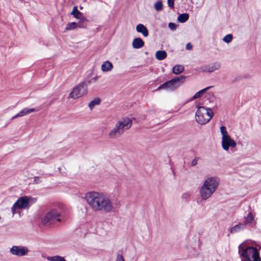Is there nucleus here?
<instances>
[{"label": "nucleus", "mask_w": 261, "mask_h": 261, "mask_svg": "<svg viewBox=\"0 0 261 261\" xmlns=\"http://www.w3.org/2000/svg\"><path fill=\"white\" fill-rule=\"evenodd\" d=\"M185 76L181 75L166 82L168 90L174 91L176 90L185 82Z\"/></svg>", "instance_id": "6e6552de"}, {"label": "nucleus", "mask_w": 261, "mask_h": 261, "mask_svg": "<svg viewBox=\"0 0 261 261\" xmlns=\"http://www.w3.org/2000/svg\"><path fill=\"white\" fill-rule=\"evenodd\" d=\"M10 252L14 255L22 256L26 255L29 252V250L25 246H13L10 249Z\"/></svg>", "instance_id": "9d476101"}, {"label": "nucleus", "mask_w": 261, "mask_h": 261, "mask_svg": "<svg viewBox=\"0 0 261 261\" xmlns=\"http://www.w3.org/2000/svg\"><path fill=\"white\" fill-rule=\"evenodd\" d=\"M232 38L233 37L231 34H227L223 37V41L226 43H228L231 41Z\"/></svg>", "instance_id": "c756f323"}, {"label": "nucleus", "mask_w": 261, "mask_h": 261, "mask_svg": "<svg viewBox=\"0 0 261 261\" xmlns=\"http://www.w3.org/2000/svg\"><path fill=\"white\" fill-rule=\"evenodd\" d=\"M16 208H18L17 206L15 205V203H14L11 208V212H12L13 215H14L16 213Z\"/></svg>", "instance_id": "72a5a7b5"}, {"label": "nucleus", "mask_w": 261, "mask_h": 261, "mask_svg": "<svg viewBox=\"0 0 261 261\" xmlns=\"http://www.w3.org/2000/svg\"><path fill=\"white\" fill-rule=\"evenodd\" d=\"M191 194L190 193L187 192L182 194L181 198L186 201H188L190 199Z\"/></svg>", "instance_id": "7c9ffc66"}, {"label": "nucleus", "mask_w": 261, "mask_h": 261, "mask_svg": "<svg viewBox=\"0 0 261 261\" xmlns=\"http://www.w3.org/2000/svg\"><path fill=\"white\" fill-rule=\"evenodd\" d=\"M136 31L146 37L149 35V32L147 28L143 24L140 23L136 26Z\"/></svg>", "instance_id": "4468645a"}, {"label": "nucleus", "mask_w": 261, "mask_h": 261, "mask_svg": "<svg viewBox=\"0 0 261 261\" xmlns=\"http://www.w3.org/2000/svg\"><path fill=\"white\" fill-rule=\"evenodd\" d=\"M155 57L158 60H163L167 57V53L164 50H158L155 53Z\"/></svg>", "instance_id": "412c9836"}, {"label": "nucleus", "mask_w": 261, "mask_h": 261, "mask_svg": "<svg viewBox=\"0 0 261 261\" xmlns=\"http://www.w3.org/2000/svg\"><path fill=\"white\" fill-rule=\"evenodd\" d=\"M184 71V67L181 65H176L172 68V72L175 74H178Z\"/></svg>", "instance_id": "4be33fe9"}, {"label": "nucleus", "mask_w": 261, "mask_h": 261, "mask_svg": "<svg viewBox=\"0 0 261 261\" xmlns=\"http://www.w3.org/2000/svg\"><path fill=\"white\" fill-rule=\"evenodd\" d=\"M82 8H83L82 7H80L81 9H82Z\"/></svg>", "instance_id": "37998d69"}, {"label": "nucleus", "mask_w": 261, "mask_h": 261, "mask_svg": "<svg viewBox=\"0 0 261 261\" xmlns=\"http://www.w3.org/2000/svg\"><path fill=\"white\" fill-rule=\"evenodd\" d=\"M132 120L128 117L121 118L115 124V126L109 132L108 137L110 139H116L120 138L124 131L128 129L132 125Z\"/></svg>", "instance_id": "20e7f679"}, {"label": "nucleus", "mask_w": 261, "mask_h": 261, "mask_svg": "<svg viewBox=\"0 0 261 261\" xmlns=\"http://www.w3.org/2000/svg\"><path fill=\"white\" fill-rule=\"evenodd\" d=\"M87 19L84 17L81 19H79V21L76 22L77 28H85L87 26Z\"/></svg>", "instance_id": "5701e85b"}, {"label": "nucleus", "mask_w": 261, "mask_h": 261, "mask_svg": "<svg viewBox=\"0 0 261 261\" xmlns=\"http://www.w3.org/2000/svg\"><path fill=\"white\" fill-rule=\"evenodd\" d=\"M65 211L64 206L61 204H56L49 209L41 219L42 222L49 225L56 222H61V218Z\"/></svg>", "instance_id": "f03ea898"}, {"label": "nucleus", "mask_w": 261, "mask_h": 261, "mask_svg": "<svg viewBox=\"0 0 261 261\" xmlns=\"http://www.w3.org/2000/svg\"><path fill=\"white\" fill-rule=\"evenodd\" d=\"M85 199L94 212L110 213L115 211V203L108 196L103 193L88 192L85 195Z\"/></svg>", "instance_id": "f257e3e1"}, {"label": "nucleus", "mask_w": 261, "mask_h": 261, "mask_svg": "<svg viewBox=\"0 0 261 261\" xmlns=\"http://www.w3.org/2000/svg\"><path fill=\"white\" fill-rule=\"evenodd\" d=\"M162 89H165L168 90V88L167 86L166 82L163 83V84L161 85L157 89V90H160Z\"/></svg>", "instance_id": "2f4dec72"}, {"label": "nucleus", "mask_w": 261, "mask_h": 261, "mask_svg": "<svg viewBox=\"0 0 261 261\" xmlns=\"http://www.w3.org/2000/svg\"><path fill=\"white\" fill-rule=\"evenodd\" d=\"M168 6L171 8H174V0H168L167 1Z\"/></svg>", "instance_id": "473e14b6"}, {"label": "nucleus", "mask_w": 261, "mask_h": 261, "mask_svg": "<svg viewBox=\"0 0 261 261\" xmlns=\"http://www.w3.org/2000/svg\"><path fill=\"white\" fill-rule=\"evenodd\" d=\"M35 111V109L34 108H24L20 111L17 114L14 116L12 117V119H15L17 117H22L25 116L28 114H30L32 112H33Z\"/></svg>", "instance_id": "dca6fc26"}, {"label": "nucleus", "mask_w": 261, "mask_h": 261, "mask_svg": "<svg viewBox=\"0 0 261 261\" xmlns=\"http://www.w3.org/2000/svg\"><path fill=\"white\" fill-rule=\"evenodd\" d=\"M49 261H67L64 257L60 256H55L47 257Z\"/></svg>", "instance_id": "a878e982"}, {"label": "nucleus", "mask_w": 261, "mask_h": 261, "mask_svg": "<svg viewBox=\"0 0 261 261\" xmlns=\"http://www.w3.org/2000/svg\"><path fill=\"white\" fill-rule=\"evenodd\" d=\"M100 100L99 98H95L94 100H92L89 103V107L91 110L93 109V108L97 105H98L100 103Z\"/></svg>", "instance_id": "bb28decb"}, {"label": "nucleus", "mask_w": 261, "mask_h": 261, "mask_svg": "<svg viewBox=\"0 0 261 261\" xmlns=\"http://www.w3.org/2000/svg\"><path fill=\"white\" fill-rule=\"evenodd\" d=\"M113 65L111 62L106 61L103 63L101 66V69L103 72H109L112 70Z\"/></svg>", "instance_id": "a211bd4d"}, {"label": "nucleus", "mask_w": 261, "mask_h": 261, "mask_svg": "<svg viewBox=\"0 0 261 261\" xmlns=\"http://www.w3.org/2000/svg\"><path fill=\"white\" fill-rule=\"evenodd\" d=\"M212 87V86H208L196 92L195 94V95L193 96L192 99H195L201 97L207 90H208Z\"/></svg>", "instance_id": "aec40b11"}, {"label": "nucleus", "mask_w": 261, "mask_h": 261, "mask_svg": "<svg viewBox=\"0 0 261 261\" xmlns=\"http://www.w3.org/2000/svg\"><path fill=\"white\" fill-rule=\"evenodd\" d=\"M255 215L253 214L252 211L250 210L247 215L244 217V224L245 226L255 223L254 221Z\"/></svg>", "instance_id": "ddd939ff"}, {"label": "nucleus", "mask_w": 261, "mask_h": 261, "mask_svg": "<svg viewBox=\"0 0 261 261\" xmlns=\"http://www.w3.org/2000/svg\"><path fill=\"white\" fill-rule=\"evenodd\" d=\"M189 17V16L188 14L182 13L178 16L177 20L181 23H184L188 20Z\"/></svg>", "instance_id": "b1692460"}, {"label": "nucleus", "mask_w": 261, "mask_h": 261, "mask_svg": "<svg viewBox=\"0 0 261 261\" xmlns=\"http://www.w3.org/2000/svg\"><path fill=\"white\" fill-rule=\"evenodd\" d=\"M237 146V143L230 136L222 138V147L225 150L228 151L229 147L234 148Z\"/></svg>", "instance_id": "9b49d317"}, {"label": "nucleus", "mask_w": 261, "mask_h": 261, "mask_svg": "<svg viewBox=\"0 0 261 261\" xmlns=\"http://www.w3.org/2000/svg\"><path fill=\"white\" fill-rule=\"evenodd\" d=\"M97 79H98V77L97 76H95L94 77H93L92 79V80L94 81V82H96L97 80Z\"/></svg>", "instance_id": "ea45409f"}, {"label": "nucleus", "mask_w": 261, "mask_h": 261, "mask_svg": "<svg viewBox=\"0 0 261 261\" xmlns=\"http://www.w3.org/2000/svg\"><path fill=\"white\" fill-rule=\"evenodd\" d=\"M77 28V24L76 22H69L66 24L65 30H74Z\"/></svg>", "instance_id": "393cba45"}, {"label": "nucleus", "mask_w": 261, "mask_h": 261, "mask_svg": "<svg viewBox=\"0 0 261 261\" xmlns=\"http://www.w3.org/2000/svg\"><path fill=\"white\" fill-rule=\"evenodd\" d=\"M220 132L222 135V138H225L229 136L228 134L226 127L224 126H222L220 127Z\"/></svg>", "instance_id": "c85d7f7f"}, {"label": "nucleus", "mask_w": 261, "mask_h": 261, "mask_svg": "<svg viewBox=\"0 0 261 261\" xmlns=\"http://www.w3.org/2000/svg\"><path fill=\"white\" fill-rule=\"evenodd\" d=\"M198 160V159L197 158H195L194 159H193L191 162V166H195V165H196Z\"/></svg>", "instance_id": "4c0bfd02"}, {"label": "nucleus", "mask_w": 261, "mask_h": 261, "mask_svg": "<svg viewBox=\"0 0 261 261\" xmlns=\"http://www.w3.org/2000/svg\"><path fill=\"white\" fill-rule=\"evenodd\" d=\"M88 91V85L86 82H82L74 87L69 94V97L77 99L86 95Z\"/></svg>", "instance_id": "0eeeda50"}, {"label": "nucleus", "mask_w": 261, "mask_h": 261, "mask_svg": "<svg viewBox=\"0 0 261 261\" xmlns=\"http://www.w3.org/2000/svg\"><path fill=\"white\" fill-rule=\"evenodd\" d=\"M2 220V217L0 216V221Z\"/></svg>", "instance_id": "79ce46f5"}, {"label": "nucleus", "mask_w": 261, "mask_h": 261, "mask_svg": "<svg viewBox=\"0 0 261 261\" xmlns=\"http://www.w3.org/2000/svg\"><path fill=\"white\" fill-rule=\"evenodd\" d=\"M41 181L39 177L36 176L34 178V180H33L34 184H37L41 182Z\"/></svg>", "instance_id": "f704fd0d"}, {"label": "nucleus", "mask_w": 261, "mask_h": 261, "mask_svg": "<svg viewBox=\"0 0 261 261\" xmlns=\"http://www.w3.org/2000/svg\"><path fill=\"white\" fill-rule=\"evenodd\" d=\"M221 67V64L220 62H215L201 67L199 70L202 72L211 73L219 70Z\"/></svg>", "instance_id": "1a4fd4ad"}, {"label": "nucleus", "mask_w": 261, "mask_h": 261, "mask_svg": "<svg viewBox=\"0 0 261 261\" xmlns=\"http://www.w3.org/2000/svg\"><path fill=\"white\" fill-rule=\"evenodd\" d=\"M154 8L157 11H161L163 9V4L161 1H157L154 5Z\"/></svg>", "instance_id": "cd10ccee"}, {"label": "nucleus", "mask_w": 261, "mask_h": 261, "mask_svg": "<svg viewBox=\"0 0 261 261\" xmlns=\"http://www.w3.org/2000/svg\"><path fill=\"white\" fill-rule=\"evenodd\" d=\"M193 46L190 43H188L186 45V48L187 50H190L192 48Z\"/></svg>", "instance_id": "58836bf2"}, {"label": "nucleus", "mask_w": 261, "mask_h": 261, "mask_svg": "<svg viewBox=\"0 0 261 261\" xmlns=\"http://www.w3.org/2000/svg\"><path fill=\"white\" fill-rule=\"evenodd\" d=\"M87 82L88 84H90L91 83V81L90 80H89V81H87Z\"/></svg>", "instance_id": "a19ab883"}, {"label": "nucleus", "mask_w": 261, "mask_h": 261, "mask_svg": "<svg viewBox=\"0 0 261 261\" xmlns=\"http://www.w3.org/2000/svg\"><path fill=\"white\" fill-rule=\"evenodd\" d=\"M116 261H125L122 255L121 254H117L116 256Z\"/></svg>", "instance_id": "e433bc0d"}, {"label": "nucleus", "mask_w": 261, "mask_h": 261, "mask_svg": "<svg viewBox=\"0 0 261 261\" xmlns=\"http://www.w3.org/2000/svg\"><path fill=\"white\" fill-rule=\"evenodd\" d=\"M246 226L244 223H240L238 224L234 225L230 229V232L232 234L239 232L243 230Z\"/></svg>", "instance_id": "f3484780"}, {"label": "nucleus", "mask_w": 261, "mask_h": 261, "mask_svg": "<svg viewBox=\"0 0 261 261\" xmlns=\"http://www.w3.org/2000/svg\"><path fill=\"white\" fill-rule=\"evenodd\" d=\"M71 15L78 19H81L84 17L83 13L77 10V6L73 7L72 11L71 12Z\"/></svg>", "instance_id": "6ab92c4d"}, {"label": "nucleus", "mask_w": 261, "mask_h": 261, "mask_svg": "<svg viewBox=\"0 0 261 261\" xmlns=\"http://www.w3.org/2000/svg\"><path fill=\"white\" fill-rule=\"evenodd\" d=\"M132 46L134 48L139 49L144 46V42L141 38H135L133 40Z\"/></svg>", "instance_id": "2eb2a0df"}, {"label": "nucleus", "mask_w": 261, "mask_h": 261, "mask_svg": "<svg viewBox=\"0 0 261 261\" xmlns=\"http://www.w3.org/2000/svg\"><path fill=\"white\" fill-rule=\"evenodd\" d=\"M213 112L210 108L199 107L195 114V120L200 124H205L212 119Z\"/></svg>", "instance_id": "423d86ee"}, {"label": "nucleus", "mask_w": 261, "mask_h": 261, "mask_svg": "<svg viewBox=\"0 0 261 261\" xmlns=\"http://www.w3.org/2000/svg\"><path fill=\"white\" fill-rule=\"evenodd\" d=\"M168 27L171 30H173L175 29L176 26L175 23H174L173 22H170L168 24Z\"/></svg>", "instance_id": "c9c22d12"}, {"label": "nucleus", "mask_w": 261, "mask_h": 261, "mask_svg": "<svg viewBox=\"0 0 261 261\" xmlns=\"http://www.w3.org/2000/svg\"><path fill=\"white\" fill-rule=\"evenodd\" d=\"M219 179L217 177L213 176L207 178L199 189L200 196L203 200L210 198L216 191L219 184Z\"/></svg>", "instance_id": "7ed1b4c3"}, {"label": "nucleus", "mask_w": 261, "mask_h": 261, "mask_svg": "<svg viewBox=\"0 0 261 261\" xmlns=\"http://www.w3.org/2000/svg\"><path fill=\"white\" fill-rule=\"evenodd\" d=\"M238 250L241 261H261L257 249L253 247L246 246L245 242L239 246Z\"/></svg>", "instance_id": "39448f33"}, {"label": "nucleus", "mask_w": 261, "mask_h": 261, "mask_svg": "<svg viewBox=\"0 0 261 261\" xmlns=\"http://www.w3.org/2000/svg\"><path fill=\"white\" fill-rule=\"evenodd\" d=\"M32 198L27 196H22L19 198L15 203V205H17L18 208L25 209L29 207V201Z\"/></svg>", "instance_id": "f8f14e48"}]
</instances>
